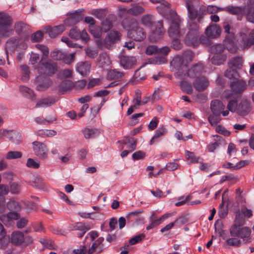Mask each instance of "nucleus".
Returning a JSON list of instances; mask_svg holds the SVG:
<instances>
[{"label": "nucleus", "instance_id": "39448f33", "mask_svg": "<svg viewBox=\"0 0 254 254\" xmlns=\"http://www.w3.org/2000/svg\"><path fill=\"white\" fill-rule=\"evenodd\" d=\"M170 17L172 22L168 30L169 35L171 38H178L180 36V19L177 13L174 11L170 12Z\"/></svg>", "mask_w": 254, "mask_h": 254}, {"label": "nucleus", "instance_id": "6e6d98bb", "mask_svg": "<svg viewBox=\"0 0 254 254\" xmlns=\"http://www.w3.org/2000/svg\"><path fill=\"white\" fill-rule=\"evenodd\" d=\"M145 71L142 67H140L136 70L134 74V77L137 81L139 80H144L145 79Z\"/></svg>", "mask_w": 254, "mask_h": 254}, {"label": "nucleus", "instance_id": "dca6fc26", "mask_svg": "<svg viewBox=\"0 0 254 254\" xmlns=\"http://www.w3.org/2000/svg\"><path fill=\"white\" fill-rule=\"evenodd\" d=\"M65 29L64 25H60L53 27L48 26L45 28V32L51 38H55L61 34Z\"/></svg>", "mask_w": 254, "mask_h": 254}, {"label": "nucleus", "instance_id": "69168bd1", "mask_svg": "<svg viewBox=\"0 0 254 254\" xmlns=\"http://www.w3.org/2000/svg\"><path fill=\"white\" fill-rule=\"evenodd\" d=\"M36 47L40 50L42 53L43 56L41 59V61L44 59L45 58L47 57L49 55V49L46 46H45L43 45L37 44L36 45Z\"/></svg>", "mask_w": 254, "mask_h": 254}, {"label": "nucleus", "instance_id": "a211bd4d", "mask_svg": "<svg viewBox=\"0 0 254 254\" xmlns=\"http://www.w3.org/2000/svg\"><path fill=\"white\" fill-rule=\"evenodd\" d=\"M136 62L134 57L122 56L120 57V64L125 69H129L133 67Z\"/></svg>", "mask_w": 254, "mask_h": 254}, {"label": "nucleus", "instance_id": "5701e85b", "mask_svg": "<svg viewBox=\"0 0 254 254\" xmlns=\"http://www.w3.org/2000/svg\"><path fill=\"white\" fill-rule=\"evenodd\" d=\"M24 239V234L21 232H14L11 234V241L13 244L15 245L22 244H23Z\"/></svg>", "mask_w": 254, "mask_h": 254}, {"label": "nucleus", "instance_id": "c03bdc74", "mask_svg": "<svg viewBox=\"0 0 254 254\" xmlns=\"http://www.w3.org/2000/svg\"><path fill=\"white\" fill-rule=\"evenodd\" d=\"M189 25L188 26L189 33L199 34V26L197 23L193 20H190L189 21Z\"/></svg>", "mask_w": 254, "mask_h": 254}, {"label": "nucleus", "instance_id": "0e129e2a", "mask_svg": "<svg viewBox=\"0 0 254 254\" xmlns=\"http://www.w3.org/2000/svg\"><path fill=\"white\" fill-rule=\"evenodd\" d=\"M73 230H79L80 231L85 230L88 231L90 228L88 225H85L84 223L82 222H78L75 224L73 226Z\"/></svg>", "mask_w": 254, "mask_h": 254}, {"label": "nucleus", "instance_id": "f257e3e1", "mask_svg": "<svg viewBox=\"0 0 254 254\" xmlns=\"http://www.w3.org/2000/svg\"><path fill=\"white\" fill-rule=\"evenodd\" d=\"M127 35L135 41H142L146 38V32L137 20L132 18L129 21Z\"/></svg>", "mask_w": 254, "mask_h": 254}, {"label": "nucleus", "instance_id": "a878e982", "mask_svg": "<svg viewBox=\"0 0 254 254\" xmlns=\"http://www.w3.org/2000/svg\"><path fill=\"white\" fill-rule=\"evenodd\" d=\"M211 111H224L225 105L219 100H212L210 104Z\"/></svg>", "mask_w": 254, "mask_h": 254}, {"label": "nucleus", "instance_id": "79ce46f5", "mask_svg": "<svg viewBox=\"0 0 254 254\" xmlns=\"http://www.w3.org/2000/svg\"><path fill=\"white\" fill-rule=\"evenodd\" d=\"M124 75V73L116 69L110 70L108 73V77L111 80L119 79Z\"/></svg>", "mask_w": 254, "mask_h": 254}, {"label": "nucleus", "instance_id": "c756f323", "mask_svg": "<svg viewBox=\"0 0 254 254\" xmlns=\"http://www.w3.org/2000/svg\"><path fill=\"white\" fill-rule=\"evenodd\" d=\"M141 21L143 25L147 27H151L154 23L153 16L150 14H144L142 16Z\"/></svg>", "mask_w": 254, "mask_h": 254}, {"label": "nucleus", "instance_id": "8fccbe9b", "mask_svg": "<svg viewBox=\"0 0 254 254\" xmlns=\"http://www.w3.org/2000/svg\"><path fill=\"white\" fill-rule=\"evenodd\" d=\"M186 159L190 161L191 163H197L199 161V157H197L194 153L186 150L185 151Z\"/></svg>", "mask_w": 254, "mask_h": 254}, {"label": "nucleus", "instance_id": "e433bc0d", "mask_svg": "<svg viewBox=\"0 0 254 254\" xmlns=\"http://www.w3.org/2000/svg\"><path fill=\"white\" fill-rule=\"evenodd\" d=\"M11 25H0V35L2 36L8 37L12 33Z\"/></svg>", "mask_w": 254, "mask_h": 254}, {"label": "nucleus", "instance_id": "e2e57ef3", "mask_svg": "<svg viewBox=\"0 0 254 254\" xmlns=\"http://www.w3.org/2000/svg\"><path fill=\"white\" fill-rule=\"evenodd\" d=\"M243 13L246 15L248 21L254 23V8L243 11Z\"/></svg>", "mask_w": 254, "mask_h": 254}, {"label": "nucleus", "instance_id": "2f4dec72", "mask_svg": "<svg viewBox=\"0 0 254 254\" xmlns=\"http://www.w3.org/2000/svg\"><path fill=\"white\" fill-rule=\"evenodd\" d=\"M208 121L211 126H216L221 120L220 112H212L208 116Z\"/></svg>", "mask_w": 254, "mask_h": 254}, {"label": "nucleus", "instance_id": "b1692460", "mask_svg": "<svg viewBox=\"0 0 254 254\" xmlns=\"http://www.w3.org/2000/svg\"><path fill=\"white\" fill-rule=\"evenodd\" d=\"M227 59L226 54H214L211 59L212 64L215 65H221L223 64Z\"/></svg>", "mask_w": 254, "mask_h": 254}, {"label": "nucleus", "instance_id": "423d86ee", "mask_svg": "<svg viewBox=\"0 0 254 254\" xmlns=\"http://www.w3.org/2000/svg\"><path fill=\"white\" fill-rule=\"evenodd\" d=\"M141 92L139 90L135 91V96L132 100V104L129 107L127 111H133L138 110L139 107L148 103L151 98L150 97H145L141 100Z\"/></svg>", "mask_w": 254, "mask_h": 254}, {"label": "nucleus", "instance_id": "c85d7f7f", "mask_svg": "<svg viewBox=\"0 0 254 254\" xmlns=\"http://www.w3.org/2000/svg\"><path fill=\"white\" fill-rule=\"evenodd\" d=\"M221 10L226 11L230 14L235 15H239L241 14L242 12L243 13V7L242 8L237 6H234L233 5H230L223 8Z\"/></svg>", "mask_w": 254, "mask_h": 254}, {"label": "nucleus", "instance_id": "9d476101", "mask_svg": "<svg viewBox=\"0 0 254 254\" xmlns=\"http://www.w3.org/2000/svg\"><path fill=\"white\" fill-rule=\"evenodd\" d=\"M230 86L233 92L236 93H242L246 88V82L243 79H236L230 83Z\"/></svg>", "mask_w": 254, "mask_h": 254}, {"label": "nucleus", "instance_id": "20e7f679", "mask_svg": "<svg viewBox=\"0 0 254 254\" xmlns=\"http://www.w3.org/2000/svg\"><path fill=\"white\" fill-rule=\"evenodd\" d=\"M37 69L41 74L52 76L57 72L58 67L56 63L51 60H48L45 62H40L38 65Z\"/></svg>", "mask_w": 254, "mask_h": 254}, {"label": "nucleus", "instance_id": "2eb2a0df", "mask_svg": "<svg viewBox=\"0 0 254 254\" xmlns=\"http://www.w3.org/2000/svg\"><path fill=\"white\" fill-rule=\"evenodd\" d=\"M193 85L195 89L198 91L205 90L209 85L208 79L205 76L197 78L193 82Z\"/></svg>", "mask_w": 254, "mask_h": 254}, {"label": "nucleus", "instance_id": "f704fd0d", "mask_svg": "<svg viewBox=\"0 0 254 254\" xmlns=\"http://www.w3.org/2000/svg\"><path fill=\"white\" fill-rule=\"evenodd\" d=\"M19 90L20 92L22 94H24L25 96L27 97L31 98L32 100L35 99V94L34 93V91L28 88V87L24 86H20L19 87Z\"/></svg>", "mask_w": 254, "mask_h": 254}, {"label": "nucleus", "instance_id": "bb28decb", "mask_svg": "<svg viewBox=\"0 0 254 254\" xmlns=\"http://www.w3.org/2000/svg\"><path fill=\"white\" fill-rule=\"evenodd\" d=\"M56 120L55 116H51L49 117H38L35 118V122L38 124L46 125Z\"/></svg>", "mask_w": 254, "mask_h": 254}, {"label": "nucleus", "instance_id": "3c124183", "mask_svg": "<svg viewBox=\"0 0 254 254\" xmlns=\"http://www.w3.org/2000/svg\"><path fill=\"white\" fill-rule=\"evenodd\" d=\"M22 76L21 79L23 81H27L29 78L30 70L28 66L26 65H22L20 66Z\"/></svg>", "mask_w": 254, "mask_h": 254}, {"label": "nucleus", "instance_id": "c9c22d12", "mask_svg": "<svg viewBox=\"0 0 254 254\" xmlns=\"http://www.w3.org/2000/svg\"><path fill=\"white\" fill-rule=\"evenodd\" d=\"M98 61L102 66H108L111 64L110 57L106 53L101 54Z\"/></svg>", "mask_w": 254, "mask_h": 254}, {"label": "nucleus", "instance_id": "bf43d9fd", "mask_svg": "<svg viewBox=\"0 0 254 254\" xmlns=\"http://www.w3.org/2000/svg\"><path fill=\"white\" fill-rule=\"evenodd\" d=\"M80 31L77 27H73L70 29L69 32V36L74 40H78L80 38Z\"/></svg>", "mask_w": 254, "mask_h": 254}, {"label": "nucleus", "instance_id": "09e8293b", "mask_svg": "<svg viewBox=\"0 0 254 254\" xmlns=\"http://www.w3.org/2000/svg\"><path fill=\"white\" fill-rule=\"evenodd\" d=\"M250 110H251V103L247 100L241 101L238 105V110L239 111H247Z\"/></svg>", "mask_w": 254, "mask_h": 254}, {"label": "nucleus", "instance_id": "58836bf2", "mask_svg": "<svg viewBox=\"0 0 254 254\" xmlns=\"http://www.w3.org/2000/svg\"><path fill=\"white\" fill-rule=\"evenodd\" d=\"M12 19L6 13H0V25H11Z\"/></svg>", "mask_w": 254, "mask_h": 254}, {"label": "nucleus", "instance_id": "6e6552de", "mask_svg": "<svg viewBox=\"0 0 254 254\" xmlns=\"http://www.w3.org/2000/svg\"><path fill=\"white\" fill-rule=\"evenodd\" d=\"M38 83L36 89L39 91H44L49 88L52 84L50 78L45 77L42 75L38 76L35 79Z\"/></svg>", "mask_w": 254, "mask_h": 254}, {"label": "nucleus", "instance_id": "412c9836", "mask_svg": "<svg viewBox=\"0 0 254 254\" xmlns=\"http://www.w3.org/2000/svg\"><path fill=\"white\" fill-rule=\"evenodd\" d=\"M243 59L242 57L235 56L230 59L228 65L229 67L241 69L243 66Z\"/></svg>", "mask_w": 254, "mask_h": 254}, {"label": "nucleus", "instance_id": "f3484780", "mask_svg": "<svg viewBox=\"0 0 254 254\" xmlns=\"http://www.w3.org/2000/svg\"><path fill=\"white\" fill-rule=\"evenodd\" d=\"M221 33V28L216 24H211L205 29V33L207 36L211 38L218 37Z\"/></svg>", "mask_w": 254, "mask_h": 254}, {"label": "nucleus", "instance_id": "ea45409f", "mask_svg": "<svg viewBox=\"0 0 254 254\" xmlns=\"http://www.w3.org/2000/svg\"><path fill=\"white\" fill-rule=\"evenodd\" d=\"M82 132L85 138L88 139L95 137L98 133L97 129L86 128L83 130Z\"/></svg>", "mask_w": 254, "mask_h": 254}, {"label": "nucleus", "instance_id": "a19ab883", "mask_svg": "<svg viewBox=\"0 0 254 254\" xmlns=\"http://www.w3.org/2000/svg\"><path fill=\"white\" fill-rule=\"evenodd\" d=\"M55 103V100L51 98H44L39 101L36 105V107H44L50 106Z\"/></svg>", "mask_w": 254, "mask_h": 254}, {"label": "nucleus", "instance_id": "052dcab7", "mask_svg": "<svg viewBox=\"0 0 254 254\" xmlns=\"http://www.w3.org/2000/svg\"><path fill=\"white\" fill-rule=\"evenodd\" d=\"M91 13L96 18L102 19L106 16L107 12L105 9H97L93 10Z\"/></svg>", "mask_w": 254, "mask_h": 254}, {"label": "nucleus", "instance_id": "5fc2aeb1", "mask_svg": "<svg viewBox=\"0 0 254 254\" xmlns=\"http://www.w3.org/2000/svg\"><path fill=\"white\" fill-rule=\"evenodd\" d=\"M125 143L127 144V147L130 152L132 151L136 148V143L135 140L133 138H127Z\"/></svg>", "mask_w": 254, "mask_h": 254}, {"label": "nucleus", "instance_id": "603ef678", "mask_svg": "<svg viewBox=\"0 0 254 254\" xmlns=\"http://www.w3.org/2000/svg\"><path fill=\"white\" fill-rule=\"evenodd\" d=\"M22 156V153L20 151H10L7 152L6 158L8 160L20 158Z\"/></svg>", "mask_w": 254, "mask_h": 254}, {"label": "nucleus", "instance_id": "ddd939ff", "mask_svg": "<svg viewBox=\"0 0 254 254\" xmlns=\"http://www.w3.org/2000/svg\"><path fill=\"white\" fill-rule=\"evenodd\" d=\"M83 18V16L80 12L75 11L71 13L69 16L66 18L64 21V24L71 26L78 23Z\"/></svg>", "mask_w": 254, "mask_h": 254}, {"label": "nucleus", "instance_id": "774afa93", "mask_svg": "<svg viewBox=\"0 0 254 254\" xmlns=\"http://www.w3.org/2000/svg\"><path fill=\"white\" fill-rule=\"evenodd\" d=\"M159 48L155 45H149L147 47L145 53L148 55L158 54Z\"/></svg>", "mask_w": 254, "mask_h": 254}, {"label": "nucleus", "instance_id": "7ed1b4c3", "mask_svg": "<svg viewBox=\"0 0 254 254\" xmlns=\"http://www.w3.org/2000/svg\"><path fill=\"white\" fill-rule=\"evenodd\" d=\"M242 225L236 223L233 225L230 229V234L232 237H239L242 239L243 241L246 243L248 241L251 230L247 227H242Z\"/></svg>", "mask_w": 254, "mask_h": 254}, {"label": "nucleus", "instance_id": "f8f14e48", "mask_svg": "<svg viewBox=\"0 0 254 254\" xmlns=\"http://www.w3.org/2000/svg\"><path fill=\"white\" fill-rule=\"evenodd\" d=\"M184 41L187 45L195 48L200 44L199 34L188 32Z\"/></svg>", "mask_w": 254, "mask_h": 254}, {"label": "nucleus", "instance_id": "13d9d810", "mask_svg": "<svg viewBox=\"0 0 254 254\" xmlns=\"http://www.w3.org/2000/svg\"><path fill=\"white\" fill-rule=\"evenodd\" d=\"M101 25L102 29L105 32L110 30L113 27L112 22L109 17L106 18V19L102 22Z\"/></svg>", "mask_w": 254, "mask_h": 254}, {"label": "nucleus", "instance_id": "f03ea898", "mask_svg": "<svg viewBox=\"0 0 254 254\" xmlns=\"http://www.w3.org/2000/svg\"><path fill=\"white\" fill-rule=\"evenodd\" d=\"M121 33L117 31L112 30L109 32L104 40L99 39L96 41L98 47L103 49H111L113 45L120 40Z\"/></svg>", "mask_w": 254, "mask_h": 254}, {"label": "nucleus", "instance_id": "37998d69", "mask_svg": "<svg viewBox=\"0 0 254 254\" xmlns=\"http://www.w3.org/2000/svg\"><path fill=\"white\" fill-rule=\"evenodd\" d=\"M18 39L14 37L9 39L5 44L6 52L7 53V49L10 50L11 48H15L18 43Z\"/></svg>", "mask_w": 254, "mask_h": 254}, {"label": "nucleus", "instance_id": "cd10ccee", "mask_svg": "<svg viewBox=\"0 0 254 254\" xmlns=\"http://www.w3.org/2000/svg\"><path fill=\"white\" fill-rule=\"evenodd\" d=\"M35 134L42 137H52L57 134V131L53 129H39L35 131Z\"/></svg>", "mask_w": 254, "mask_h": 254}, {"label": "nucleus", "instance_id": "72a5a7b5", "mask_svg": "<svg viewBox=\"0 0 254 254\" xmlns=\"http://www.w3.org/2000/svg\"><path fill=\"white\" fill-rule=\"evenodd\" d=\"M225 42L228 43L229 45H226V48L228 51L232 54H235L238 51V48L233 42V38H229L228 36H226Z\"/></svg>", "mask_w": 254, "mask_h": 254}, {"label": "nucleus", "instance_id": "9b49d317", "mask_svg": "<svg viewBox=\"0 0 254 254\" xmlns=\"http://www.w3.org/2000/svg\"><path fill=\"white\" fill-rule=\"evenodd\" d=\"M164 32L162 22H158V27L152 31L149 36V40L152 42H158L161 39Z\"/></svg>", "mask_w": 254, "mask_h": 254}, {"label": "nucleus", "instance_id": "a18cd8bd", "mask_svg": "<svg viewBox=\"0 0 254 254\" xmlns=\"http://www.w3.org/2000/svg\"><path fill=\"white\" fill-rule=\"evenodd\" d=\"M7 208L10 211H19L21 209L19 203L15 200H10L6 204Z\"/></svg>", "mask_w": 254, "mask_h": 254}, {"label": "nucleus", "instance_id": "4d7b16f0", "mask_svg": "<svg viewBox=\"0 0 254 254\" xmlns=\"http://www.w3.org/2000/svg\"><path fill=\"white\" fill-rule=\"evenodd\" d=\"M238 101L236 98L229 100L227 106L228 111H235L236 110H238Z\"/></svg>", "mask_w": 254, "mask_h": 254}, {"label": "nucleus", "instance_id": "4c0bfd02", "mask_svg": "<svg viewBox=\"0 0 254 254\" xmlns=\"http://www.w3.org/2000/svg\"><path fill=\"white\" fill-rule=\"evenodd\" d=\"M225 50V46L221 44H214L211 47V51L214 54H224Z\"/></svg>", "mask_w": 254, "mask_h": 254}, {"label": "nucleus", "instance_id": "393cba45", "mask_svg": "<svg viewBox=\"0 0 254 254\" xmlns=\"http://www.w3.org/2000/svg\"><path fill=\"white\" fill-rule=\"evenodd\" d=\"M189 69L186 64H183L181 66L180 68L178 69V71L175 73V76L178 79H185L187 77Z\"/></svg>", "mask_w": 254, "mask_h": 254}, {"label": "nucleus", "instance_id": "0eeeda50", "mask_svg": "<svg viewBox=\"0 0 254 254\" xmlns=\"http://www.w3.org/2000/svg\"><path fill=\"white\" fill-rule=\"evenodd\" d=\"M34 154L39 158L46 159L48 157V149L46 145L39 141L32 142Z\"/></svg>", "mask_w": 254, "mask_h": 254}, {"label": "nucleus", "instance_id": "aec40b11", "mask_svg": "<svg viewBox=\"0 0 254 254\" xmlns=\"http://www.w3.org/2000/svg\"><path fill=\"white\" fill-rule=\"evenodd\" d=\"M242 36V44L245 49H249L254 45V30H251L248 37L244 34Z\"/></svg>", "mask_w": 254, "mask_h": 254}, {"label": "nucleus", "instance_id": "49530a36", "mask_svg": "<svg viewBox=\"0 0 254 254\" xmlns=\"http://www.w3.org/2000/svg\"><path fill=\"white\" fill-rule=\"evenodd\" d=\"M181 88L184 92L188 94H190L192 92L191 84L183 80L180 82Z\"/></svg>", "mask_w": 254, "mask_h": 254}, {"label": "nucleus", "instance_id": "4be33fe9", "mask_svg": "<svg viewBox=\"0 0 254 254\" xmlns=\"http://www.w3.org/2000/svg\"><path fill=\"white\" fill-rule=\"evenodd\" d=\"M90 64L88 62H81L77 64V71L82 76H86L89 72Z\"/></svg>", "mask_w": 254, "mask_h": 254}, {"label": "nucleus", "instance_id": "de8ad7c7", "mask_svg": "<svg viewBox=\"0 0 254 254\" xmlns=\"http://www.w3.org/2000/svg\"><path fill=\"white\" fill-rule=\"evenodd\" d=\"M89 29L90 33L95 38H99L102 35L101 30L98 26H89Z\"/></svg>", "mask_w": 254, "mask_h": 254}, {"label": "nucleus", "instance_id": "4468645a", "mask_svg": "<svg viewBox=\"0 0 254 254\" xmlns=\"http://www.w3.org/2000/svg\"><path fill=\"white\" fill-rule=\"evenodd\" d=\"M204 70V66L202 64L198 63L194 64L189 69L188 75L191 78H198Z\"/></svg>", "mask_w": 254, "mask_h": 254}, {"label": "nucleus", "instance_id": "1a4fd4ad", "mask_svg": "<svg viewBox=\"0 0 254 254\" xmlns=\"http://www.w3.org/2000/svg\"><path fill=\"white\" fill-rule=\"evenodd\" d=\"M19 213L15 212H10L3 214L0 217L1 221L6 226H10L13 223V221L20 218Z\"/></svg>", "mask_w": 254, "mask_h": 254}, {"label": "nucleus", "instance_id": "473e14b6", "mask_svg": "<svg viewBox=\"0 0 254 254\" xmlns=\"http://www.w3.org/2000/svg\"><path fill=\"white\" fill-rule=\"evenodd\" d=\"M224 75L226 77L233 80L238 79L240 77L239 72L236 69L231 67L225 71Z\"/></svg>", "mask_w": 254, "mask_h": 254}, {"label": "nucleus", "instance_id": "338daca9", "mask_svg": "<svg viewBox=\"0 0 254 254\" xmlns=\"http://www.w3.org/2000/svg\"><path fill=\"white\" fill-rule=\"evenodd\" d=\"M9 191L13 194H17L20 191V186L16 183L13 182L10 185Z\"/></svg>", "mask_w": 254, "mask_h": 254}, {"label": "nucleus", "instance_id": "7c9ffc66", "mask_svg": "<svg viewBox=\"0 0 254 254\" xmlns=\"http://www.w3.org/2000/svg\"><path fill=\"white\" fill-rule=\"evenodd\" d=\"M145 11V9L139 5L133 4V6L127 10V14L136 16L142 14Z\"/></svg>", "mask_w": 254, "mask_h": 254}, {"label": "nucleus", "instance_id": "6ab92c4d", "mask_svg": "<svg viewBox=\"0 0 254 254\" xmlns=\"http://www.w3.org/2000/svg\"><path fill=\"white\" fill-rule=\"evenodd\" d=\"M187 8L190 20H194L197 18L198 22L201 23L202 21L203 16L202 14L198 12L196 7H190Z\"/></svg>", "mask_w": 254, "mask_h": 254}, {"label": "nucleus", "instance_id": "864d4df0", "mask_svg": "<svg viewBox=\"0 0 254 254\" xmlns=\"http://www.w3.org/2000/svg\"><path fill=\"white\" fill-rule=\"evenodd\" d=\"M226 243L228 245L236 247H239L242 245V241L236 238L228 239Z\"/></svg>", "mask_w": 254, "mask_h": 254}, {"label": "nucleus", "instance_id": "680f3d73", "mask_svg": "<svg viewBox=\"0 0 254 254\" xmlns=\"http://www.w3.org/2000/svg\"><path fill=\"white\" fill-rule=\"evenodd\" d=\"M27 167L34 169H38L40 167V161L32 158H28L26 163Z\"/></svg>", "mask_w": 254, "mask_h": 254}]
</instances>
